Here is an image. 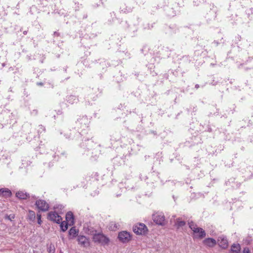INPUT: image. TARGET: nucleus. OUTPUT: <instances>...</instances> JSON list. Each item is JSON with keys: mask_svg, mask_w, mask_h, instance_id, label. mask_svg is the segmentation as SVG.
<instances>
[{"mask_svg": "<svg viewBox=\"0 0 253 253\" xmlns=\"http://www.w3.org/2000/svg\"><path fill=\"white\" fill-rule=\"evenodd\" d=\"M60 228L62 231L65 232L68 229V225L69 224L68 222L65 221H62L60 223Z\"/></svg>", "mask_w": 253, "mask_h": 253, "instance_id": "6ab92c4d", "label": "nucleus"}, {"mask_svg": "<svg viewBox=\"0 0 253 253\" xmlns=\"http://www.w3.org/2000/svg\"><path fill=\"white\" fill-rule=\"evenodd\" d=\"M11 194V193L10 191L7 189L2 188L0 189V196L5 197H8L10 196Z\"/></svg>", "mask_w": 253, "mask_h": 253, "instance_id": "dca6fc26", "label": "nucleus"}, {"mask_svg": "<svg viewBox=\"0 0 253 253\" xmlns=\"http://www.w3.org/2000/svg\"><path fill=\"white\" fill-rule=\"evenodd\" d=\"M4 66H5L4 64V63H3V64H2V67H4Z\"/></svg>", "mask_w": 253, "mask_h": 253, "instance_id": "c85d7f7f", "label": "nucleus"}, {"mask_svg": "<svg viewBox=\"0 0 253 253\" xmlns=\"http://www.w3.org/2000/svg\"><path fill=\"white\" fill-rule=\"evenodd\" d=\"M133 231L136 234L142 235L147 232V228L143 223H137L133 226Z\"/></svg>", "mask_w": 253, "mask_h": 253, "instance_id": "f03ea898", "label": "nucleus"}, {"mask_svg": "<svg viewBox=\"0 0 253 253\" xmlns=\"http://www.w3.org/2000/svg\"><path fill=\"white\" fill-rule=\"evenodd\" d=\"M243 253H251V252L248 248H245L243 250Z\"/></svg>", "mask_w": 253, "mask_h": 253, "instance_id": "b1692460", "label": "nucleus"}, {"mask_svg": "<svg viewBox=\"0 0 253 253\" xmlns=\"http://www.w3.org/2000/svg\"><path fill=\"white\" fill-rule=\"evenodd\" d=\"M153 219L157 224L163 225L165 224V217L162 212H157L153 214Z\"/></svg>", "mask_w": 253, "mask_h": 253, "instance_id": "7ed1b4c3", "label": "nucleus"}, {"mask_svg": "<svg viewBox=\"0 0 253 253\" xmlns=\"http://www.w3.org/2000/svg\"><path fill=\"white\" fill-rule=\"evenodd\" d=\"M189 226L190 229L193 231L197 227V225L192 221L189 222Z\"/></svg>", "mask_w": 253, "mask_h": 253, "instance_id": "4be33fe9", "label": "nucleus"}, {"mask_svg": "<svg viewBox=\"0 0 253 253\" xmlns=\"http://www.w3.org/2000/svg\"><path fill=\"white\" fill-rule=\"evenodd\" d=\"M27 31H24L23 32V34H24V35L27 34Z\"/></svg>", "mask_w": 253, "mask_h": 253, "instance_id": "bb28decb", "label": "nucleus"}, {"mask_svg": "<svg viewBox=\"0 0 253 253\" xmlns=\"http://www.w3.org/2000/svg\"><path fill=\"white\" fill-rule=\"evenodd\" d=\"M29 197V194L24 191H19L17 192V198L20 199H26Z\"/></svg>", "mask_w": 253, "mask_h": 253, "instance_id": "ddd939ff", "label": "nucleus"}, {"mask_svg": "<svg viewBox=\"0 0 253 253\" xmlns=\"http://www.w3.org/2000/svg\"><path fill=\"white\" fill-rule=\"evenodd\" d=\"M36 205L39 210L42 211H46L49 209V205L44 200H39L36 201Z\"/></svg>", "mask_w": 253, "mask_h": 253, "instance_id": "20e7f679", "label": "nucleus"}, {"mask_svg": "<svg viewBox=\"0 0 253 253\" xmlns=\"http://www.w3.org/2000/svg\"><path fill=\"white\" fill-rule=\"evenodd\" d=\"M41 217L42 215L40 213H39V212L37 213V218H38V223L39 225H41L42 224V221L41 220Z\"/></svg>", "mask_w": 253, "mask_h": 253, "instance_id": "5701e85b", "label": "nucleus"}, {"mask_svg": "<svg viewBox=\"0 0 253 253\" xmlns=\"http://www.w3.org/2000/svg\"><path fill=\"white\" fill-rule=\"evenodd\" d=\"M92 239L95 243L101 245H107L110 241L109 239L102 233H94Z\"/></svg>", "mask_w": 253, "mask_h": 253, "instance_id": "f257e3e1", "label": "nucleus"}, {"mask_svg": "<svg viewBox=\"0 0 253 253\" xmlns=\"http://www.w3.org/2000/svg\"><path fill=\"white\" fill-rule=\"evenodd\" d=\"M66 220L69 225H72L74 224V215L71 211H68L66 213Z\"/></svg>", "mask_w": 253, "mask_h": 253, "instance_id": "9b49d317", "label": "nucleus"}, {"mask_svg": "<svg viewBox=\"0 0 253 253\" xmlns=\"http://www.w3.org/2000/svg\"><path fill=\"white\" fill-rule=\"evenodd\" d=\"M217 242L219 246L222 249H226L228 246V242L227 238L224 236H220L218 237Z\"/></svg>", "mask_w": 253, "mask_h": 253, "instance_id": "0eeeda50", "label": "nucleus"}, {"mask_svg": "<svg viewBox=\"0 0 253 253\" xmlns=\"http://www.w3.org/2000/svg\"><path fill=\"white\" fill-rule=\"evenodd\" d=\"M38 85H42V83H39L37 84Z\"/></svg>", "mask_w": 253, "mask_h": 253, "instance_id": "cd10ccee", "label": "nucleus"}, {"mask_svg": "<svg viewBox=\"0 0 253 253\" xmlns=\"http://www.w3.org/2000/svg\"><path fill=\"white\" fill-rule=\"evenodd\" d=\"M53 35L54 36H57V37L59 36V35H60L59 33H58L57 32H54Z\"/></svg>", "mask_w": 253, "mask_h": 253, "instance_id": "393cba45", "label": "nucleus"}, {"mask_svg": "<svg viewBox=\"0 0 253 253\" xmlns=\"http://www.w3.org/2000/svg\"><path fill=\"white\" fill-rule=\"evenodd\" d=\"M78 230L75 227H72L69 231V234L70 236H72L73 238L76 237L78 235Z\"/></svg>", "mask_w": 253, "mask_h": 253, "instance_id": "a211bd4d", "label": "nucleus"}, {"mask_svg": "<svg viewBox=\"0 0 253 253\" xmlns=\"http://www.w3.org/2000/svg\"><path fill=\"white\" fill-rule=\"evenodd\" d=\"M195 233H198L200 238H202L206 236L205 231L201 228L197 227L196 229L193 230Z\"/></svg>", "mask_w": 253, "mask_h": 253, "instance_id": "4468645a", "label": "nucleus"}, {"mask_svg": "<svg viewBox=\"0 0 253 253\" xmlns=\"http://www.w3.org/2000/svg\"><path fill=\"white\" fill-rule=\"evenodd\" d=\"M118 238L123 243H127L130 241L131 236L129 233L126 231H122L119 233Z\"/></svg>", "mask_w": 253, "mask_h": 253, "instance_id": "423d86ee", "label": "nucleus"}, {"mask_svg": "<svg viewBox=\"0 0 253 253\" xmlns=\"http://www.w3.org/2000/svg\"><path fill=\"white\" fill-rule=\"evenodd\" d=\"M47 251L49 253H54L55 248L52 244H50L47 247Z\"/></svg>", "mask_w": 253, "mask_h": 253, "instance_id": "412c9836", "label": "nucleus"}, {"mask_svg": "<svg viewBox=\"0 0 253 253\" xmlns=\"http://www.w3.org/2000/svg\"><path fill=\"white\" fill-rule=\"evenodd\" d=\"M78 241L79 244L84 247H86L88 246L89 244L88 239L84 236H78Z\"/></svg>", "mask_w": 253, "mask_h": 253, "instance_id": "6e6552de", "label": "nucleus"}, {"mask_svg": "<svg viewBox=\"0 0 253 253\" xmlns=\"http://www.w3.org/2000/svg\"><path fill=\"white\" fill-rule=\"evenodd\" d=\"M204 244L209 247H213L216 244V241L213 238H207L203 241Z\"/></svg>", "mask_w": 253, "mask_h": 253, "instance_id": "9d476101", "label": "nucleus"}, {"mask_svg": "<svg viewBox=\"0 0 253 253\" xmlns=\"http://www.w3.org/2000/svg\"><path fill=\"white\" fill-rule=\"evenodd\" d=\"M241 246L239 244H233L230 249L229 253H240Z\"/></svg>", "mask_w": 253, "mask_h": 253, "instance_id": "f8f14e48", "label": "nucleus"}, {"mask_svg": "<svg viewBox=\"0 0 253 253\" xmlns=\"http://www.w3.org/2000/svg\"><path fill=\"white\" fill-rule=\"evenodd\" d=\"M185 222L183 220H182L180 218H177L175 222V225L178 229L180 227L184 226L185 225Z\"/></svg>", "mask_w": 253, "mask_h": 253, "instance_id": "f3484780", "label": "nucleus"}, {"mask_svg": "<svg viewBox=\"0 0 253 253\" xmlns=\"http://www.w3.org/2000/svg\"><path fill=\"white\" fill-rule=\"evenodd\" d=\"M199 87V85L197 84L195 85V88L198 89Z\"/></svg>", "mask_w": 253, "mask_h": 253, "instance_id": "a878e982", "label": "nucleus"}, {"mask_svg": "<svg viewBox=\"0 0 253 253\" xmlns=\"http://www.w3.org/2000/svg\"><path fill=\"white\" fill-rule=\"evenodd\" d=\"M48 219L57 223H60L62 220L61 217L55 211H50L47 215Z\"/></svg>", "mask_w": 253, "mask_h": 253, "instance_id": "39448f33", "label": "nucleus"}, {"mask_svg": "<svg viewBox=\"0 0 253 253\" xmlns=\"http://www.w3.org/2000/svg\"><path fill=\"white\" fill-rule=\"evenodd\" d=\"M77 124L80 125L81 128L85 129L87 127L88 125V120L86 117H83L82 118L78 120Z\"/></svg>", "mask_w": 253, "mask_h": 253, "instance_id": "1a4fd4ad", "label": "nucleus"}, {"mask_svg": "<svg viewBox=\"0 0 253 253\" xmlns=\"http://www.w3.org/2000/svg\"><path fill=\"white\" fill-rule=\"evenodd\" d=\"M27 219L31 222H34L36 219L35 212L33 211L29 210L27 214Z\"/></svg>", "mask_w": 253, "mask_h": 253, "instance_id": "2eb2a0df", "label": "nucleus"}, {"mask_svg": "<svg viewBox=\"0 0 253 253\" xmlns=\"http://www.w3.org/2000/svg\"><path fill=\"white\" fill-rule=\"evenodd\" d=\"M67 100L70 103L73 104L77 102L78 99L76 96L71 95L68 97Z\"/></svg>", "mask_w": 253, "mask_h": 253, "instance_id": "aec40b11", "label": "nucleus"}]
</instances>
